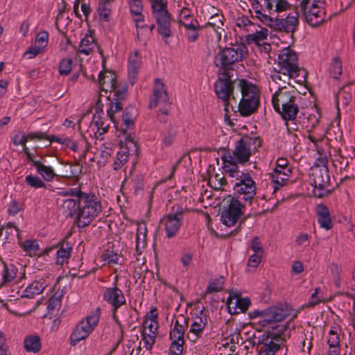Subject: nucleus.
<instances>
[{"mask_svg": "<svg viewBox=\"0 0 355 355\" xmlns=\"http://www.w3.org/2000/svg\"><path fill=\"white\" fill-rule=\"evenodd\" d=\"M278 72L287 80L296 79V83L302 84L306 80L307 72L298 66L297 53L289 47L284 48L278 55Z\"/></svg>", "mask_w": 355, "mask_h": 355, "instance_id": "nucleus-2", "label": "nucleus"}, {"mask_svg": "<svg viewBox=\"0 0 355 355\" xmlns=\"http://www.w3.org/2000/svg\"><path fill=\"white\" fill-rule=\"evenodd\" d=\"M270 327L272 331H267L257 338L260 352L265 355H275L286 342L284 335L288 329L287 325L275 324Z\"/></svg>", "mask_w": 355, "mask_h": 355, "instance_id": "nucleus-4", "label": "nucleus"}, {"mask_svg": "<svg viewBox=\"0 0 355 355\" xmlns=\"http://www.w3.org/2000/svg\"><path fill=\"white\" fill-rule=\"evenodd\" d=\"M48 39V32L46 31H42L37 34L35 45L41 46L42 49H44L47 44Z\"/></svg>", "mask_w": 355, "mask_h": 355, "instance_id": "nucleus-58", "label": "nucleus"}, {"mask_svg": "<svg viewBox=\"0 0 355 355\" xmlns=\"http://www.w3.org/2000/svg\"><path fill=\"white\" fill-rule=\"evenodd\" d=\"M99 320V315L97 312H94L86 317L85 320L80 322L76 327L86 333L89 336L95 327L97 325Z\"/></svg>", "mask_w": 355, "mask_h": 355, "instance_id": "nucleus-26", "label": "nucleus"}, {"mask_svg": "<svg viewBox=\"0 0 355 355\" xmlns=\"http://www.w3.org/2000/svg\"><path fill=\"white\" fill-rule=\"evenodd\" d=\"M49 141L51 142H57L62 145L65 146L67 148H69L73 152L78 151V144L76 141H73L69 137H60L56 135H51L49 137Z\"/></svg>", "mask_w": 355, "mask_h": 355, "instance_id": "nucleus-38", "label": "nucleus"}, {"mask_svg": "<svg viewBox=\"0 0 355 355\" xmlns=\"http://www.w3.org/2000/svg\"><path fill=\"white\" fill-rule=\"evenodd\" d=\"M171 340L172 342L169 348L171 355H182L184 343V338H175Z\"/></svg>", "mask_w": 355, "mask_h": 355, "instance_id": "nucleus-45", "label": "nucleus"}, {"mask_svg": "<svg viewBox=\"0 0 355 355\" xmlns=\"http://www.w3.org/2000/svg\"><path fill=\"white\" fill-rule=\"evenodd\" d=\"M207 324V318L204 320L201 316H196L194 321L191 325L189 331L196 336V338H199L202 336L203 330Z\"/></svg>", "mask_w": 355, "mask_h": 355, "instance_id": "nucleus-34", "label": "nucleus"}, {"mask_svg": "<svg viewBox=\"0 0 355 355\" xmlns=\"http://www.w3.org/2000/svg\"><path fill=\"white\" fill-rule=\"evenodd\" d=\"M335 329H336V327H331L329 332L327 344L329 345V348H331L332 347H340V338Z\"/></svg>", "mask_w": 355, "mask_h": 355, "instance_id": "nucleus-53", "label": "nucleus"}, {"mask_svg": "<svg viewBox=\"0 0 355 355\" xmlns=\"http://www.w3.org/2000/svg\"><path fill=\"white\" fill-rule=\"evenodd\" d=\"M275 173H291V168L288 166V162L284 158H278L276 162V167L274 169Z\"/></svg>", "mask_w": 355, "mask_h": 355, "instance_id": "nucleus-47", "label": "nucleus"}, {"mask_svg": "<svg viewBox=\"0 0 355 355\" xmlns=\"http://www.w3.org/2000/svg\"><path fill=\"white\" fill-rule=\"evenodd\" d=\"M35 167L37 168L38 173L46 181H51L55 175L53 169L51 166L43 164L40 161L35 162Z\"/></svg>", "mask_w": 355, "mask_h": 355, "instance_id": "nucleus-35", "label": "nucleus"}, {"mask_svg": "<svg viewBox=\"0 0 355 355\" xmlns=\"http://www.w3.org/2000/svg\"><path fill=\"white\" fill-rule=\"evenodd\" d=\"M84 191H82L80 188H70L65 191H61L58 192L59 196H73L76 197L78 200L83 196Z\"/></svg>", "mask_w": 355, "mask_h": 355, "instance_id": "nucleus-59", "label": "nucleus"}, {"mask_svg": "<svg viewBox=\"0 0 355 355\" xmlns=\"http://www.w3.org/2000/svg\"><path fill=\"white\" fill-rule=\"evenodd\" d=\"M245 209V206L241 203V200H237L236 198H230L227 200V205L223 207L220 221L227 227L233 226L244 214Z\"/></svg>", "mask_w": 355, "mask_h": 355, "instance_id": "nucleus-10", "label": "nucleus"}, {"mask_svg": "<svg viewBox=\"0 0 355 355\" xmlns=\"http://www.w3.org/2000/svg\"><path fill=\"white\" fill-rule=\"evenodd\" d=\"M248 56V49L244 43L241 42L230 47L219 46V51L214 58V64L219 68L218 75L226 76L230 73V71L233 69V65L246 59Z\"/></svg>", "mask_w": 355, "mask_h": 355, "instance_id": "nucleus-1", "label": "nucleus"}, {"mask_svg": "<svg viewBox=\"0 0 355 355\" xmlns=\"http://www.w3.org/2000/svg\"><path fill=\"white\" fill-rule=\"evenodd\" d=\"M329 72L334 78H337L342 73V62L339 57L333 58L330 63Z\"/></svg>", "mask_w": 355, "mask_h": 355, "instance_id": "nucleus-43", "label": "nucleus"}, {"mask_svg": "<svg viewBox=\"0 0 355 355\" xmlns=\"http://www.w3.org/2000/svg\"><path fill=\"white\" fill-rule=\"evenodd\" d=\"M313 183L314 187L313 195L318 198H322L331 194L334 188L329 189L331 180L328 167L313 168Z\"/></svg>", "mask_w": 355, "mask_h": 355, "instance_id": "nucleus-8", "label": "nucleus"}, {"mask_svg": "<svg viewBox=\"0 0 355 355\" xmlns=\"http://www.w3.org/2000/svg\"><path fill=\"white\" fill-rule=\"evenodd\" d=\"M179 26H183L185 29V36L189 42H196L200 37V31L204 26H201L196 18H192L190 21H178Z\"/></svg>", "mask_w": 355, "mask_h": 355, "instance_id": "nucleus-19", "label": "nucleus"}, {"mask_svg": "<svg viewBox=\"0 0 355 355\" xmlns=\"http://www.w3.org/2000/svg\"><path fill=\"white\" fill-rule=\"evenodd\" d=\"M211 21H208L204 26L205 28L211 27L216 31L219 38L221 37V33L218 32V29H223L224 17L220 14L212 15L210 17Z\"/></svg>", "mask_w": 355, "mask_h": 355, "instance_id": "nucleus-37", "label": "nucleus"}, {"mask_svg": "<svg viewBox=\"0 0 355 355\" xmlns=\"http://www.w3.org/2000/svg\"><path fill=\"white\" fill-rule=\"evenodd\" d=\"M103 299L114 310H118L126 302L122 291L116 286L105 288L103 293Z\"/></svg>", "mask_w": 355, "mask_h": 355, "instance_id": "nucleus-18", "label": "nucleus"}, {"mask_svg": "<svg viewBox=\"0 0 355 355\" xmlns=\"http://www.w3.org/2000/svg\"><path fill=\"white\" fill-rule=\"evenodd\" d=\"M130 12L131 15H139L143 11V4L141 0H131L129 3Z\"/></svg>", "mask_w": 355, "mask_h": 355, "instance_id": "nucleus-61", "label": "nucleus"}, {"mask_svg": "<svg viewBox=\"0 0 355 355\" xmlns=\"http://www.w3.org/2000/svg\"><path fill=\"white\" fill-rule=\"evenodd\" d=\"M221 159L223 163V168L225 173H236V180L243 178L242 174H246L241 171L238 166V162L230 153H225L221 156Z\"/></svg>", "mask_w": 355, "mask_h": 355, "instance_id": "nucleus-24", "label": "nucleus"}, {"mask_svg": "<svg viewBox=\"0 0 355 355\" xmlns=\"http://www.w3.org/2000/svg\"><path fill=\"white\" fill-rule=\"evenodd\" d=\"M72 59L63 58L59 64V73L61 76L69 75L72 69Z\"/></svg>", "mask_w": 355, "mask_h": 355, "instance_id": "nucleus-49", "label": "nucleus"}, {"mask_svg": "<svg viewBox=\"0 0 355 355\" xmlns=\"http://www.w3.org/2000/svg\"><path fill=\"white\" fill-rule=\"evenodd\" d=\"M259 105V98H242L238 108L241 116H248L256 112Z\"/></svg>", "mask_w": 355, "mask_h": 355, "instance_id": "nucleus-22", "label": "nucleus"}, {"mask_svg": "<svg viewBox=\"0 0 355 355\" xmlns=\"http://www.w3.org/2000/svg\"><path fill=\"white\" fill-rule=\"evenodd\" d=\"M252 145H257L261 146V140L259 137H245L241 138L236 143L235 149L233 151V157L241 164L248 162L251 156L250 146Z\"/></svg>", "mask_w": 355, "mask_h": 355, "instance_id": "nucleus-12", "label": "nucleus"}, {"mask_svg": "<svg viewBox=\"0 0 355 355\" xmlns=\"http://www.w3.org/2000/svg\"><path fill=\"white\" fill-rule=\"evenodd\" d=\"M25 182L34 189L46 188V184L37 176L28 175L25 178Z\"/></svg>", "mask_w": 355, "mask_h": 355, "instance_id": "nucleus-48", "label": "nucleus"}, {"mask_svg": "<svg viewBox=\"0 0 355 355\" xmlns=\"http://www.w3.org/2000/svg\"><path fill=\"white\" fill-rule=\"evenodd\" d=\"M88 336L86 333L76 327L70 337V345H76L80 340L85 339Z\"/></svg>", "mask_w": 355, "mask_h": 355, "instance_id": "nucleus-51", "label": "nucleus"}, {"mask_svg": "<svg viewBox=\"0 0 355 355\" xmlns=\"http://www.w3.org/2000/svg\"><path fill=\"white\" fill-rule=\"evenodd\" d=\"M110 4V0H102L99 2L97 9L101 19L106 22L110 21V17L112 12Z\"/></svg>", "mask_w": 355, "mask_h": 355, "instance_id": "nucleus-36", "label": "nucleus"}, {"mask_svg": "<svg viewBox=\"0 0 355 355\" xmlns=\"http://www.w3.org/2000/svg\"><path fill=\"white\" fill-rule=\"evenodd\" d=\"M62 209H64L66 217L74 218L76 224L78 227L79 202L78 199L76 200L72 198H69L64 200L62 203Z\"/></svg>", "mask_w": 355, "mask_h": 355, "instance_id": "nucleus-25", "label": "nucleus"}, {"mask_svg": "<svg viewBox=\"0 0 355 355\" xmlns=\"http://www.w3.org/2000/svg\"><path fill=\"white\" fill-rule=\"evenodd\" d=\"M291 173H275L272 175V183L274 187V193L282 187L288 180Z\"/></svg>", "mask_w": 355, "mask_h": 355, "instance_id": "nucleus-41", "label": "nucleus"}, {"mask_svg": "<svg viewBox=\"0 0 355 355\" xmlns=\"http://www.w3.org/2000/svg\"><path fill=\"white\" fill-rule=\"evenodd\" d=\"M176 130L173 126H170L167 131L164 133L162 142L166 146H171L176 136Z\"/></svg>", "mask_w": 355, "mask_h": 355, "instance_id": "nucleus-54", "label": "nucleus"}, {"mask_svg": "<svg viewBox=\"0 0 355 355\" xmlns=\"http://www.w3.org/2000/svg\"><path fill=\"white\" fill-rule=\"evenodd\" d=\"M353 157H347L341 155V150H338V154L334 156V158L331 159L333 165L336 168H339L340 173H342L343 171H346L349 167L350 162L353 161Z\"/></svg>", "mask_w": 355, "mask_h": 355, "instance_id": "nucleus-32", "label": "nucleus"}, {"mask_svg": "<svg viewBox=\"0 0 355 355\" xmlns=\"http://www.w3.org/2000/svg\"><path fill=\"white\" fill-rule=\"evenodd\" d=\"M315 210L320 227L326 230H331L333 227V222L327 206L320 203L316 206Z\"/></svg>", "mask_w": 355, "mask_h": 355, "instance_id": "nucleus-23", "label": "nucleus"}, {"mask_svg": "<svg viewBox=\"0 0 355 355\" xmlns=\"http://www.w3.org/2000/svg\"><path fill=\"white\" fill-rule=\"evenodd\" d=\"M157 334L150 335L144 331L142 332V340L144 342L145 347L147 350L150 351L155 343Z\"/></svg>", "mask_w": 355, "mask_h": 355, "instance_id": "nucleus-60", "label": "nucleus"}, {"mask_svg": "<svg viewBox=\"0 0 355 355\" xmlns=\"http://www.w3.org/2000/svg\"><path fill=\"white\" fill-rule=\"evenodd\" d=\"M291 309L288 304H280L268 307L263 311L254 310L249 313V316L251 319L258 316L262 317L259 323L262 327H267L284 320L288 315H291Z\"/></svg>", "mask_w": 355, "mask_h": 355, "instance_id": "nucleus-6", "label": "nucleus"}, {"mask_svg": "<svg viewBox=\"0 0 355 355\" xmlns=\"http://www.w3.org/2000/svg\"><path fill=\"white\" fill-rule=\"evenodd\" d=\"M243 178L236 180L233 185V196L230 198H236L252 205V200L257 193V184L250 173L242 174Z\"/></svg>", "mask_w": 355, "mask_h": 355, "instance_id": "nucleus-7", "label": "nucleus"}, {"mask_svg": "<svg viewBox=\"0 0 355 355\" xmlns=\"http://www.w3.org/2000/svg\"><path fill=\"white\" fill-rule=\"evenodd\" d=\"M125 136V147L123 150V152H127V154L132 155L134 153H137L139 149L138 144L137 141L135 140V137L132 136L130 134L126 133L123 135Z\"/></svg>", "mask_w": 355, "mask_h": 355, "instance_id": "nucleus-40", "label": "nucleus"}, {"mask_svg": "<svg viewBox=\"0 0 355 355\" xmlns=\"http://www.w3.org/2000/svg\"><path fill=\"white\" fill-rule=\"evenodd\" d=\"M24 348L28 352L37 353L41 349L40 338L38 336H28L24 340Z\"/></svg>", "mask_w": 355, "mask_h": 355, "instance_id": "nucleus-31", "label": "nucleus"}, {"mask_svg": "<svg viewBox=\"0 0 355 355\" xmlns=\"http://www.w3.org/2000/svg\"><path fill=\"white\" fill-rule=\"evenodd\" d=\"M98 82L99 85V89L101 92V96H107V92L114 91L119 86L117 85V80L116 76L112 71L104 69L103 71H101L98 76Z\"/></svg>", "mask_w": 355, "mask_h": 355, "instance_id": "nucleus-17", "label": "nucleus"}, {"mask_svg": "<svg viewBox=\"0 0 355 355\" xmlns=\"http://www.w3.org/2000/svg\"><path fill=\"white\" fill-rule=\"evenodd\" d=\"M347 85H344L340 89L339 94L336 96V103L337 104V106L338 105V101L339 98H343V103L344 105H347L350 102L352 98V95L350 92H347L345 91V89L347 88Z\"/></svg>", "mask_w": 355, "mask_h": 355, "instance_id": "nucleus-57", "label": "nucleus"}, {"mask_svg": "<svg viewBox=\"0 0 355 355\" xmlns=\"http://www.w3.org/2000/svg\"><path fill=\"white\" fill-rule=\"evenodd\" d=\"M139 229L137 230V237H136V254L137 255H141L142 253L143 250L144 249L146 246V242H145V237L146 236V233L144 232L143 234V238L141 239L140 237Z\"/></svg>", "mask_w": 355, "mask_h": 355, "instance_id": "nucleus-56", "label": "nucleus"}, {"mask_svg": "<svg viewBox=\"0 0 355 355\" xmlns=\"http://www.w3.org/2000/svg\"><path fill=\"white\" fill-rule=\"evenodd\" d=\"M319 289V288L315 289V292L311 294L309 302L302 305V307L300 308V310H302L304 308L313 307L314 306L318 304L320 302V300L318 298V293Z\"/></svg>", "mask_w": 355, "mask_h": 355, "instance_id": "nucleus-62", "label": "nucleus"}, {"mask_svg": "<svg viewBox=\"0 0 355 355\" xmlns=\"http://www.w3.org/2000/svg\"><path fill=\"white\" fill-rule=\"evenodd\" d=\"M225 280L224 277L220 276L219 278L214 279L209 284L206 288L207 293L218 292L223 290Z\"/></svg>", "mask_w": 355, "mask_h": 355, "instance_id": "nucleus-46", "label": "nucleus"}, {"mask_svg": "<svg viewBox=\"0 0 355 355\" xmlns=\"http://www.w3.org/2000/svg\"><path fill=\"white\" fill-rule=\"evenodd\" d=\"M137 115V109L134 105H129L125 107L121 116L122 123L120 128V131L123 135H125L128 130L134 126Z\"/></svg>", "mask_w": 355, "mask_h": 355, "instance_id": "nucleus-21", "label": "nucleus"}, {"mask_svg": "<svg viewBox=\"0 0 355 355\" xmlns=\"http://www.w3.org/2000/svg\"><path fill=\"white\" fill-rule=\"evenodd\" d=\"M79 202V228L90 225L101 211V202L93 193L84 192Z\"/></svg>", "mask_w": 355, "mask_h": 355, "instance_id": "nucleus-5", "label": "nucleus"}, {"mask_svg": "<svg viewBox=\"0 0 355 355\" xmlns=\"http://www.w3.org/2000/svg\"><path fill=\"white\" fill-rule=\"evenodd\" d=\"M94 38L92 36L86 35L84 38L80 40L79 53L89 55L93 50Z\"/></svg>", "mask_w": 355, "mask_h": 355, "instance_id": "nucleus-42", "label": "nucleus"}, {"mask_svg": "<svg viewBox=\"0 0 355 355\" xmlns=\"http://www.w3.org/2000/svg\"><path fill=\"white\" fill-rule=\"evenodd\" d=\"M29 289L32 290L33 294L38 295L43 292L45 289L46 284L43 279L40 280H35L33 283L28 286Z\"/></svg>", "mask_w": 355, "mask_h": 355, "instance_id": "nucleus-55", "label": "nucleus"}, {"mask_svg": "<svg viewBox=\"0 0 355 355\" xmlns=\"http://www.w3.org/2000/svg\"><path fill=\"white\" fill-rule=\"evenodd\" d=\"M3 270L2 273V279L3 284L10 282L16 276L17 269L13 264L8 265L3 262Z\"/></svg>", "mask_w": 355, "mask_h": 355, "instance_id": "nucleus-39", "label": "nucleus"}, {"mask_svg": "<svg viewBox=\"0 0 355 355\" xmlns=\"http://www.w3.org/2000/svg\"><path fill=\"white\" fill-rule=\"evenodd\" d=\"M286 86H283L279 88L272 97V104L275 112H279L280 107H283L284 104H288L295 101L296 96L293 95L290 92H283L282 88H285Z\"/></svg>", "mask_w": 355, "mask_h": 355, "instance_id": "nucleus-20", "label": "nucleus"}, {"mask_svg": "<svg viewBox=\"0 0 355 355\" xmlns=\"http://www.w3.org/2000/svg\"><path fill=\"white\" fill-rule=\"evenodd\" d=\"M263 24L276 31L293 34L299 25L298 13L289 14L284 19L274 18L268 15Z\"/></svg>", "mask_w": 355, "mask_h": 355, "instance_id": "nucleus-11", "label": "nucleus"}, {"mask_svg": "<svg viewBox=\"0 0 355 355\" xmlns=\"http://www.w3.org/2000/svg\"><path fill=\"white\" fill-rule=\"evenodd\" d=\"M128 156L129 155L127 154V152H123V150L121 148V150L118 152L116 159L113 163V169L114 171L120 169L128 161Z\"/></svg>", "mask_w": 355, "mask_h": 355, "instance_id": "nucleus-50", "label": "nucleus"}, {"mask_svg": "<svg viewBox=\"0 0 355 355\" xmlns=\"http://www.w3.org/2000/svg\"><path fill=\"white\" fill-rule=\"evenodd\" d=\"M189 318H182V322L181 323L179 320L175 322L173 331L170 332L169 338L173 339L175 338H184V327H187L189 324Z\"/></svg>", "mask_w": 355, "mask_h": 355, "instance_id": "nucleus-30", "label": "nucleus"}, {"mask_svg": "<svg viewBox=\"0 0 355 355\" xmlns=\"http://www.w3.org/2000/svg\"><path fill=\"white\" fill-rule=\"evenodd\" d=\"M156 83L153 87L154 98L149 103V107L151 109L158 105H162L163 107L159 108V112L164 115L168 114L170 108L169 98L165 89L164 83L156 79Z\"/></svg>", "mask_w": 355, "mask_h": 355, "instance_id": "nucleus-15", "label": "nucleus"}, {"mask_svg": "<svg viewBox=\"0 0 355 355\" xmlns=\"http://www.w3.org/2000/svg\"><path fill=\"white\" fill-rule=\"evenodd\" d=\"M251 304L249 297H241L236 300L232 306V311H230L231 315H236L240 313H245Z\"/></svg>", "mask_w": 355, "mask_h": 355, "instance_id": "nucleus-33", "label": "nucleus"}, {"mask_svg": "<svg viewBox=\"0 0 355 355\" xmlns=\"http://www.w3.org/2000/svg\"><path fill=\"white\" fill-rule=\"evenodd\" d=\"M223 76L218 75V78L214 83V90L220 99L227 101L233 95L234 81L231 79L230 73Z\"/></svg>", "mask_w": 355, "mask_h": 355, "instance_id": "nucleus-16", "label": "nucleus"}, {"mask_svg": "<svg viewBox=\"0 0 355 355\" xmlns=\"http://www.w3.org/2000/svg\"><path fill=\"white\" fill-rule=\"evenodd\" d=\"M23 248L26 252H36L39 250V244L34 240H26L23 244Z\"/></svg>", "mask_w": 355, "mask_h": 355, "instance_id": "nucleus-63", "label": "nucleus"}, {"mask_svg": "<svg viewBox=\"0 0 355 355\" xmlns=\"http://www.w3.org/2000/svg\"><path fill=\"white\" fill-rule=\"evenodd\" d=\"M298 112L299 107L295 101H293V103L284 104L283 107H280V112L278 113L281 115L282 119L286 121L288 126V121L295 120Z\"/></svg>", "mask_w": 355, "mask_h": 355, "instance_id": "nucleus-27", "label": "nucleus"}, {"mask_svg": "<svg viewBox=\"0 0 355 355\" xmlns=\"http://www.w3.org/2000/svg\"><path fill=\"white\" fill-rule=\"evenodd\" d=\"M305 21L312 27H317L325 20V10L321 6H316L315 1L297 0Z\"/></svg>", "mask_w": 355, "mask_h": 355, "instance_id": "nucleus-9", "label": "nucleus"}, {"mask_svg": "<svg viewBox=\"0 0 355 355\" xmlns=\"http://www.w3.org/2000/svg\"><path fill=\"white\" fill-rule=\"evenodd\" d=\"M72 250L71 247L64 248V245L58 249L56 252V261L57 265H62L64 262L69 258L71 251Z\"/></svg>", "mask_w": 355, "mask_h": 355, "instance_id": "nucleus-44", "label": "nucleus"}, {"mask_svg": "<svg viewBox=\"0 0 355 355\" xmlns=\"http://www.w3.org/2000/svg\"><path fill=\"white\" fill-rule=\"evenodd\" d=\"M127 97L128 86L126 85L118 86L114 91L112 99H110V96H107V98L110 101V106L107 110V114L116 129H118V123L115 120L114 114L123 110V101L126 100Z\"/></svg>", "mask_w": 355, "mask_h": 355, "instance_id": "nucleus-14", "label": "nucleus"}, {"mask_svg": "<svg viewBox=\"0 0 355 355\" xmlns=\"http://www.w3.org/2000/svg\"><path fill=\"white\" fill-rule=\"evenodd\" d=\"M94 123L97 128V132L99 135L106 133L109 129V124H105L103 119L98 115H94Z\"/></svg>", "mask_w": 355, "mask_h": 355, "instance_id": "nucleus-52", "label": "nucleus"}, {"mask_svg": "<svg viewBox=\"0 0 355 355\" xmlns=\"http://www.w3.org/2000/svg\"><path fill=\"white\" fill-rule=\"evenodd\" d=\"M184 209L178 205H173L168 214L163 220H165V231L167 238L174 237L178 232L183 219Z\"/></svg>", "mask_w": 355, "mask_h": 355, "instance_id": "nucleus-13", "label": "nucleus"}, {"mask_svg": "<svg viewBox=\"0 0 355 355\" xmlns=\"http://www.w3.org/2000/svg\"><path fill=\"white\" fill-rule=\"evenodd\" d=\"M242 98H259L257 87L249 80L242 78L238 80Z\"/></svg>", "mask_w": 355, "mask_h": 355, "instance_id": "nucleus-28", "label": "nucleus"}, {"mask_svg": "<svg viewBox=\"0 0 355 355\" xmlns=\"http://www.w3.org/2000/svg\"><path fill=\"white\" fill-rule=\"evenodd\" d=\"M153 17L157 24V33L165 43L167 39L173 36L171 30L173 17L168 9L167 0H148Z\"/></svg>", "mask_w": 355, "mask_h": 355, "instance_id": "nucleus-3", "label": "nucleus"}, {"mask_svg": "<svg viewBox=\"0 0 355 355\" xmlns=\"http://www.w3.org/2000/svg\"><path fill=\"white\" fill-rule=\"evenodd\" d=\"M138 52L135 51L134 56L131 55L129 58L128 76L132 85L135 84L140 67V60L138 58Z\"/></svg>", "mask_w": 355, "mask_h": 355, "instance_id": "nucleus-29", "label": "nucleus"}, {"mask_svg": "<svg viewBox=\"0 0 355 355\" xmlns=\"http://www.w3.org/2000/svg\"><path fill=\"white\" fill-rule=\"evenodd\" d=\"M61 306V298L60 297L52 296L49 298L47 309L49 312L58 309Z\"/></svg>", "mask_w": 355, "mask_h": 355, "instance_id": "nucleus-64", "label": "nucleus"}]
</instances>
